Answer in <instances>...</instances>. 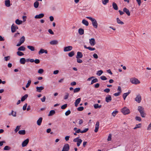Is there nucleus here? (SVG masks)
Wrapping results in <instances>:
<instances>
[{
	"label": "nucleus",
	"mask_w": 151,
	"mask_h": 151,
	"mask_svg": "<svg viewBox=\"0 0 151 151\" xmlns=\"http://www.w3.org/2000/svg\"><path fill=\"white\" fill-rule=\"evenodd\" d=\"M25 39L24 36H22L20 39L19 42L22 44L25 41Z\"/></svg>",
	"instance_id": "obj_34"
},
{
	"label": "nucleus",
	"mask_w": 151,
	"mask_h": 151,
	"mask_svg": "<svg viewBox=\"0 0 151 151\" xmlns=\"http://www.w3.org/2000/svg\"><path fill=\"white\" fill-rule=\"evenodd\" d=\"M74 55V52L73 51H71L68 53V55L70 57H73Z\"/></svg>",
	"instance_id": "obj_43"
},
{
	"label": "nucleus",
	"mask_w": 151,
	"mask_h": 151,
	"mask_svg": "<svg viewBox=\"0 0 151 151\" xmlns=\"http://www.w3.org/2000/svg\"><path fill=\"white\" fill-rule=\"evenodd\" d=\"M82 23L86 26H88L89 25L88 22L85 19H83L82 21Z\"/></svg>",
	"instance_id": "obj_26"
},
{
	"label": "nucleus",
	"mask_w": 151,
	"mask_h": 151,
	"mask_svg": "<svg viewBox=\"0 0 151 151\" xmlns=\"http://www.w3.org/2000/svg\"><path fill=\"white\" fill-rule=\"evenodd\" d=\"M18 29L17 26H15L14 24H13L11 26V31L13 33L15 32L17 29Z\"/></svg>",
	"instance_id": "obj_6"
},
{
	"label": "nucleus",
	"mask_w": 151,
	"mask_h": 151,
	"mask_svg": "<svg viewBox=\"0 0 151 151\" xmlns=\"http://www.w3.org/2000/svg\"><path fill=\"white\" fill-rule=\"evenodd\" d=\"M39 5V2L37 1H36L34 3V7L37 8L38 7Z\"/></svg>",
	"instance_id": "obj_35"
},
{
	"label": "nucleus",
	"mask_w": 151,
	"mask_h": 151,
	"mask_svg": "<svg viewBox=\"0 0 151 151\" xmlns=\"http://www.w3.org/2000/svg\"><path fill=\"white\" fill-rule=\"evenodd\" d=\"M104 91L105 92L108 93L110 92V89L109 88H107L104 89Z\"/></svg>",
	"instance_id": "obj_59"
},
{
	"label": "nucleus",
	"mask_w": 151,
	"mask_h": 151,
	"mask_svg": "<svg viewBox=\"0 0 151 151\" xmlns=\"http://www.w3.org/2000/svg\"><path fill=\"white\" fill-rule=\"evenodd\" d=\"M80 88H76L74 89L73 91L74 93H77L80 91Z\"/></svg>",
	"instance_id": "obj_46"
},
{
	"label": "nucleus",
	"mask_w": 151,
	"mask_h": 151,
	"mask_svg": "<svg viewBox=\"0 0 151 151\" xmlns=\"http://www.w3.org/2000/svg\"><path fill=\"white\" fill-rule=\"evenodd\" d=\"M67 106V104H65L64 105H62L61 106V109H65Z\"/></svg>",
	"instance_id": "obj_50"
},
{
	"label": "nucleus",
	"mask_w": 151,
	"mask_h": 151,
	"mask_svg": "<svg viewBox=\"0 0 151 151\" xmlns=\"http://www.w3.org/2000/svg\"><path fill=\"white\" fill-rule=\"evenodd\" d=\"M148 130H151V123L149 124V125L148 126V127L147 129Z\"/></svg>",
	"instance_id": "obj_63"
},
{
	"label": "nucleus",
	"mask_w": 151,
	"mask_h": 151,
	"mask_svg": "<svg viewBox=\"0 0 151 151\" xmlns=\"http://www.w3.org/2000/svg\"><path fill=\"white\" fill-rule=\"evenodd\" d=\"M103 73V71L102 70H100L98 71L97 72L96 74L97 75H98L99 76H100Z\"/></svg>",
	"instance_id": "obj_47"
},
{
	"label": "nucleus",
	"mask_w": 151,
	"mask_h": 151,
	"mask_svg": "<svg viewBox=\"0 0 151 151\" xmlns=\"http://www.w3.org/2000/svg\"><path fill=\"white\" fill-rule=\"evenodd\" d=\"M29 142V139H27L25 140H24L22 143V147H24L27 146V145L28 144Z\"/></svg>",
	"instance_id": "obj_9"
},
{
	"label": "nucleus",
	"mask_w": 151,
	"mask_h": 151,
	"mask_svg": "<svg viewBox=\"0 0 151 151\" xmlns=\"http://www.w3.org/2000/svg\"><path fill=\"white\" fill-rule=\"evenodd\" d=\"M112 6L114 10H117L118 9V7L116 4L114 2L112 3Z\"/></svg>",
	"instance_id": "obj_21"
},
{
	"label": "nucleus",
	"mask_w": 151,
	"mask_h": 151,
	"mask_svg": "<svg viewBox=\"0 0 151 151\" xmlns=\"http://www.w3.org/2000/svg\"><path fill=\"white\" fill-rule=\"evenodd\" d=\"M100 78L102 80H106L107 79V78L104 76H101Z\"/></svg>",
	"instance_id": "obj_58"
},
{
	"label": "nucleus",
	"mask_w": 151,
	"mask_h": 151,
	"mask_svg": "<svg viewBox=\"0 0 151 151\" xmlns=\"http://www.w3.org/2000/svg\"><path fill=\"white\" fill-rule=\"evenodd\" d=\"M26 60L24 58H22L20 60V63L21 64H24L26 62Z\"/></svg>",
	"instance_id": "obj_22"
},
{
	"label": "nucleus",
	"mask_w": 151,
	"mask_h": 151,
	"mask_svg": "<svg viewBox=\"0 0 151 151\" xmlns=\"http://www.w3.org/2000/svg\"><path fill=\"white\" fill-rule=\"evenodd\" d=\"M69 94L68 93H66L64 97V99L65 100L67 99L68 98Z\"/></svg>",
	"instance_id": "obj_40"
},
{
	"label": "nucleus",
	"mask_w": 151,
	"mask_h": 151,
	"mask_svg": "<svg viewBox=\"0 0 151 151\" xmlns=\"http://www.w3.org/2000/svg\"><path fill=\"white\" fill-rule=\"evenodd\" d=\"M118 111H114L112 113V115L114 116L115 117L116 114L118 113Z\"/></svg>",
	"instance_id": "obj_42"
},
{
	"label": "nucleus",
	"mask_w": 151,
	"mask_h": 151,
	"mask_svg": "<svg viewBox=\"0 0 151 151\" xmlns=\"http://www.w3.org/2000/svg\"><path fill=\"white\" fill-rule=\"evenodd\" d=\"M141 124H136V126L134 127V129H135L138 128H141Z\"/></svg>",
	"instance_id": "obj_39"
},
{
	"label": "nucleus",
	"mask_w": 151,
	"mask_h": 151,
	"mask_svg": "<svg viewBox=\"0 0 151 151\" xmlns=\"http://www.w3.org/2000/svg\"><path fill=\"white\" fill-rule=\"evenodd\" d=\"M123 11L125 12L128 16H129L130 15V13L129 10L126 8L125 7L124 8Z\"/></svg>",
	"instance_id": "obj_13"
},
{
	"label": "nucleus",
	"mask_w": 151,
	"mask_h": 151,
	"mask_svg": "<svg viewBox=\"0 0 151 151\" xmlns=\"http://www.w3.org/2000/svg\"><path fill=\"white\" fill-rule=\"evenodd\" d=\"M25 50V48L23 46H21L19 47L18 49V50L19 51H24Z\"/></svg>",
	"instance_id": "obj_25"
},
{
	"label": "nucleus",
	"mask_w": 151,
	"mask_h": 151,
	"mask_svg": "<svg viewBox=\"0 0 151 151\" xmlns=\"http://www.w3.org/2000/svg\"><path fill=\"white\" fill-rule=\"evenodd\" d=\"M31 81L30 80H29L28 81L27 83V84L26 85V86H25V87L26 88H28L29 86L30 85V84L31 83Z\"/></svg>",
	"instance_id": "obj_41"
},
{
	"label": "nucleus",
	"mask_w": 151,
	"mask_h": 151,
	"mask_svg": "<svg viewBox=\"0 0 151 151\" xmlns=\"http://www.w3.org/2000/svg\"><path fill=\"white\" fill-rule=\"evenodd\" d=\"M55 110H51L50 111L49 114H48V115L49 116H52V115H53L54 114H55Z\"/></svg>",
	"instance_id": "obj_30"
},
{
	"label": "nucleus",
	"mask_w": 151,
	"mask_h": 151,
	"mask_svg": "<svg viewBox=\"0 0 151 151\" xmlns=\"http://www.w3.org/2000/svg\"><path fill=\"white\" fill-rule=\"evenodd\" d=\"M73 47L71 46H68L65 47L64 48V51L67 52L70 51L72 50Z\"/></svg>",
	"instance_id": "obj_8"
},
{
	"label": "nucleus",
	"mask_w": 151,
	"mask_h": 151,
	"mask_svg": "<svg viewBox=\"0 0 151 151\" xmlns=\"http://www.w3.org/2000/svg\"><path fill=\"white\" fill-rule=\"evenodd\" d=\"M17 54L19 56H21L24 55V54L22 52L19 51L17 52Z\"/></svg>",
	"instance_id": "obj_45"
},
{
	"label": "nucleus",
	"mask_w": 151,
	"mask_h": 151,
	"mask_svg": "<svg viewBox=\"0 0 151 151\" xmlns=\"http://www.w3.org/2000/svg\"><path fill=\"white\" fill-rule=\"evenodd\" d=\"M116 21L117 23L119 24H124V22L121 21L118 18H116Z\"/></svg>",
	"instance_id": "obj_36"
},
{
	"label": "nucleus",
	"mask_w": 151,
	"mask_h": 151,
	"mask_svg": "<svg viewBox=\"0 0 151 151\" xmlns=\"http://www.w3.org/2000/svg\"><path fill=\"white\" fill-rule=\"evenodd\" d=\"M91 21L93 27L95 28H97L98 27V23L96 20L95 19L93 18Z\"/></svg>",
	"instance_id": "obj_5"
},
{
	"label": "nucleus",
	"mask_w": 151,
	"mask_h": 151,
	"mask_svg": "<svg viewBox=\"0 0 151 151\" xmlns=\"http://www.w3.org/2000/svg\"><path fill=\"white\" fill-rule=\"evenodd\" d=\"M48 32L51 35H53L54 34L52 30L51 29H49L48 30Z\"/></svg>",
	"instance_id": "obj_61"
},
{
	"label": "nucleus",
	"mask_w": 151,
	"mask_h": 151,
	"mask_svg": "<svg viewBox=\"0 0 151 151\" xmlns=\"http://www.w3.org/2000/svg\"><path fill=\"white\" fill-rule=\"evenodd\" d=\"M42 120V117H40L37 122V124L39 126L41 125Z\"/></svg>",
	"instance_id": "obj_19"
},
{
	"label": "nucleus",
	"mask_w": 151,
	"mask_h": 151,
	"mask_svg": "<svg viewBox=\"0 0 151 151\" xmlns=\"http://www.w3.org/2000/svg\"><path fill=\"white\" fill-rule=\"evenodd\" d=\"M138 110L140 113L141 116L142 117H145L146 114L145 113L144 108L140 106L138 107Z\"/></svg>",
	"instance_id": "obj_1"
},
{
	"label": "nucleus",
	"mask_w": 151,
	"mask_h": 151,
	"mask_svg": "<svg viewBox=\"0 0 151 151\" xmlns=\"http://www.w3.org/2000/svg\"><path fill=\"white\" fill-rule=\"evenodd\" d=\"M44 72V70L42 69H39L38 71V73L40 74H42Z\"/></svg>",
	"instance_id": "obj_49"
},
{
	"label": "nucleus",
	"mask_w": 151,
	"mask_h": 151,
	"mask_svg": "<svg viewBox=\"0 0 151 151\" xmlns=\"http://www.w3.org/2000/svg\"><path fill=\"white\" fill-rule=\"evenodd\" d=\"M16 112H14L13 111H12V112L9 114V116L12 115L14 117H16Z\"/></svg>",
	"instance_id": "obj_32"
},
{
	"label": "nucleus",
	"mask_w": 151,
	"mask_h": 151,
	"mask_svg": "<svg viewBox=\"0 0 151 151\" xmlns=\"http://www.w3.org/2000/svg\"><path fill=\"white\" fill-rule=\"evenodd\" d=\"M98 80L97 78H95L93 80L91 81V84H93L94 83H95L96 82H98Z\"/></svg>",
	"instance_id": "obj_38"
},
{
	"label": "nucleus",
	"mask_w": 151,
	"mask_h": 151,
	"mask_svg": "<svg viewBox=\"0 0 151 151\" xmlns=\"http://www.w3.org/2000/svg\"><path fill=\"white\" fill-rule=\"evenodd\" d=\"M89 43L91 46H94L96 44L95 40L93 38H92L89 40Z\"/></svg>",
	"instance_id": "obj_10"
},
{
	"label": "nucleus",
	"mask_w": 151,
	"mask_h": 151,
	"mask_svg": "<svg viewBox=\"0 0 151 151\" xmlns=\"http://www.w3.org/2000/svg\"><path fill=\"white\" fill-rule=\"evenodd\" d=\"M44 53H45V54L47 53V51L46 50H44L42 49H41L38 52V53L39 55L41 54H42Z\"/></svg>",
	"instance_id": "obj_16"
},
{
	"label": "nucleus",
	"mask_w": 151,
	"mask_h": 151,
	"mask_svg": "<svg viewBox=\"0 0 151 151\" xmlns=\"http://www.w3.org/2000/svg\"><path fill=\"white\" fill-rule=\"evenodd\" d=\"M83 57V54L82 53L80 52H78L77 53V55L76 56L77 58H81Z\"/></svg>",
	"instance_id": "obj_15"
},
{
	"label": "nucleus",
	"mask_w": 151,
	"mask_h": 151,
	"mask_svg": "<svg viewBox=\"0 0 151 151\" xmlns=\"http://www.w3.org/2000/svg\"><path fill=\"white\" fill-rule=\"evenodd\" d=\"M22 22V21L21 20H19V19H17L15 21L16 23L18 25H19L21 24Z\"/></svg>",
	"instance_id": "obj_33"
},
{
	"label": "nucleus",
	"mask_w": 151,
	"mask_h": 151,
	"mask_svg": "<svg viewBox=\"0 0 151 151\" xmlns=\"http://www.w3.org/2000/svg\"><path fill=\"white\" fill-rule=\"evenodd\" d=\"M70 149L69 146L68 144H65L63 147L62 151H68Z\"/></svg>",
	"instance_id": "obj_4"
},
{
	"label": "nucleus",
	"mask_w": 151,
	"mask_h": 151,
	"mask_svg": "<svg viewBox=\"0 0 151 151\" xmlns=\"http://www.w3.org/2000/svg\"><path fill=\"white\" fill-rule=\"evenodd\" d=\"M77 110L78 111H82L84 109L83 107L82 106L80 107L77 108Z\"/></svg>",
	"instance_id": "obj_55"
},
{
	"label": "nucleus",
	"mask_w": 151,
	"mask_h": 151,
	"mask_svg": "<svg viewBox=\"0 0 151 151\" xmlns=\"http://www.w3.org/2000/svg\"><path fill=\"white\" fill-rule=\"evenodd\" d=\"M44 89V87L43 86L37 87H36L37 91L39 92H40L41 91Z\"/></svg>",
	"instance_id": "obj_20"
},
{
	"label": "nucleus",
	"mask_w": 151,
	"mask_h": 151,
	"mask_svg": "<svg viewBox=\"0 0 151 151\" xmlns=\"http://www.w3.org/2000/svg\"><path fill=\"white\" fill-rule=\"evenodd\" d=\"M18 133L20 134L24 135L26 133V132L24 130H20L19 131Z\"/></svg>",
	"instance_id": "obj_29"
},
{
	"label": "nucleus",
	"mask_w": 151,
	"mask_h": 151,
	"mask_svg": "<svg viewBox=\"0 0 151 151\" xmlns=\"http://www.w3.org/2000/svg\"><path fill=\"white\" fill-rule=\"evenodd\" d=\"M88 130V128H86L85 129L81 131V132H80L81 133H85L87 132Z\"/></svg>",
	"instance_id": "obj_57"
},
{
	"label": "nucleus",
	"mask_w": 151,
	"mask_h": 151,
	"mask_svg": "<svg viewBox=\"0 0 151 151\" xmlns=\"http://www.w3.org/2000/svg\"><path fill=\"white\" fill-rule=\"evenodd\" d=\"M78 32L80 35H82L84 34V30L82 28H80L78 29Z\"/></svg>",
	"instance_id": "obj_23"
},
{
	"label": "nucleus",
	"mask_w": 151,
	"mask_h": 151,
	"mask_svg": "<svg viewBox=\"0 0 151 151\" xmlns=\"http://www.w3.org/2000/svg\"><path fill=\"white\" fill-rule=\"evenodd\" d=\"M5 5L7 7L10 6V1L9 0H6L5 1Z\"/></svg>",
	"instance_id": "obj_24"
},
{
	"label": "nucleus",
	"mask_w": 151,
	"mask_h": 151,
	"mask_svg": "<svg viewBox=\"0 0 151 151\" xmlns=\"http://www.w3.org/2000/svg\"><path fill=\"white\" fill-rule=\"evenodd\" d=\"M130 81L133 84L137 85L140 83V81L135 78H132L130 79Z\"/></svg>",
	"instance_id": "obj_2"
},
{
	"label": "nucleus",
	"mask_w": 151,
	"mask_h": 151,
	"mask_svg": "<svg viewBox=\"0 0 151 151\" xmlns=\"http://www.w3.org/2000/svg\"><path fill=\"white\" fill-rule=\"evenodd\" d=\"M109 0H104L102 1V3L104 5H106L108 3Z\"/></svg>",
	"instance_id": "obj_54"
},
{
	"label": "nucleus",
	"mask_w": 151,
	"mask_h": 151,
	"mask_svg": "<svg viewBox=\"0 0 151 151\" xmlns=\"http://www.w3.org/2000/svg\"><path fill=\"white\" fill-rule=\"evenodd\" d=\"M81 101V98H79L77 99L75 102V105L76 107L78 106V104Z\"/></svg>",
	"instance_id": "obj_17"
},
{
	"label": "nucleus",
	"mask_w": 151,
	"mask_h": 151,
	"mask_svg": "<svg viewBox=\"0 0 151 151\" xmlns=\"http://www.w3.org/2000/svg\"><path fill=\"white\" fill-rule=\"evenodd\" d=\"M27 47L31 51H34L35 50L34 47L33 46L28 45Z\"/></svg>",
	"instance_id": "obj_28"
},
{
	"label": "nucleus",
	"mask_w": 151,
	"mask_h": 151,
	"mask_svg": "<svg viewBox=\"0 0 151 151\" xmlns=\"http://www.w3.org/2000/svg\"><path fill=\"white\" fill-rule=\"evenodd\" d=\"M135 119L137 121H141V119L140 117L139 116H137L135 117Z\"/></svg>",
	"instance_id": "obj_52"
},
{
	"label": "nucleus",
	"mask_w": 151,
	"mask_h": 151,
	"mask_svg": "<svg viewBox=\"0 0 151 151\" xmlns=\"http://www.w3.org/2000/svg\"><path fill=\"white\" fill-rule=\"evenodd\" d=\"M117 91L119 93H121L122 92V89L121 87L120 86H119L118 88Z\"/></svg>",
	"instance_id": "obj_60"
},
{
	"label": "nucleus",
	"mask_w": 151,
	"mask_h": 151,
	"mask_svg": "<svg viewBox=\"0 0 151 151\" xmlns=\"http://www.w3.org/2000/svg\"><path fill=\"white\" fill-rule=\"evenodd\" d=\"M28 96V94H25V95L22 97L21 99V101H24L27 98Z\"/></svg>",
	"instance_id": "obj_27"
},
{
	"label": "nucleus",
	"mask_w": 151,
	"mask_h": 151,
	"mask_svg": "<svg viewBox=\"0 0 151 151\" xmlns=\"http://www.w3.org/2000/svg\"><path fill=\"white\" fill-rule=\"evenodd\" d=\"M121 111L125 115L127 114L130 113V111L129 109L126 107H125L122 109Z\"/></svg>",
	"instance_id": "obj_3"
},
{
	"label": "nucleus",
	"mask_w": 151,
	"mask_h": 151,
	"mask_svg": "<svg viewBox=\"0 0 151 151\" xmlns=\"http://www.w3.org/2000/svg\"><path fill=\"white\" fill-rule=\"evenodd\" d=\"M93 56L94 58L97 59L98 58V56L96 53H94L93 55Z\"/></svg>",
	"instance_id": "obj_64"
},
{
	"label": "nucleus",
	"mask_w": 151,
	"mask_h": 151,
	"mask_svg": "<svg viewBox=\"0 0 151 151\" xmlns=\"http://www.w3.org/2000/svg\"><path fill=\"white\" fill-rule=\"evenodd\" d=\"M27 106V104L26 103L24 104L23 107V110H25L26 109Z\"/></svg>",
	"instance_id": "obj_62"
},
{
	"label": "nucleus",
	"mask_w": 151,
	"mask_h": 151,
	"mask_svg": "<svg viewBox=\"0 0 151 151\" xmlns=\"http://www.w3.org/2000/svg\"><path fill=\"white\" fill-rule=\"evenodd\" d=\"M112 100V98L110 95H108L105 98V100L107 103L110 102Z\"/></svg>",
	"instance_id": "obj_11"
},
{
	"label": "nucleus",
	"mask_w": 151,
	"mask_h": 151,
	"mask_svg": "<svg viewBox=\"0 0 151 151\" xmlns=\"http://www.w3.org/2000/svg\"><path fill=\"white\" fill-rule=\"evenodd\" d=\"M82 140L81 139H78V141L77 142V146L79 147L80 146V144L82 142Z\"/></svg>",
	"instance_id": "obj_37"
},
{
	"label": "nucleus",
	"mask_w": 151,
	"mask_h": 151,
	"mask_svg": "<svg viewBox=\"0 0 151 151\" xmlns=\"http://www.w3.org/2000/svg\"><path fill=\"white\" fill-rule=\"evenodd\" d=\"M111 134H109V135L107 138V140L108 141H110L111 140Z\"/></svg>",
	"instance_id": "obj_56"
},
{
	"label": "nucleus",
	"mask_w": 151,
	"mask_h": 151,
	"mask_svg": "<svg viewBox=\"0 0 151 151\" xmlns=\"http://www.w3.org/2000/svg\"><path fill=\"white\" fill-rule=\"evenodd\" d=\"M71 113V111L70 110H68L67 111H66L65 113V115L66 116H68Z\"/></svg>",
	"instance_id": "obj_48"
},
{
	"label": "nucleus",
	"mask_w": 151,
	"mask_h": 151,
	"mask_svg": "<svg viewBox=\"0 0 151 151\" xmlns=\"http://www.w3.org/2000/svg\"><path fill=\"white\" fill-rule=\"evenodd\" d=\"M50 43L51 45H56L58 44V42L57 40H54L51 41Z\"/></svg>",
	"instance_id": "obj_18"
},
{
	"label": "nucleus",
	"mask_w": 151,
	"mask_h": 151,
	"mask_svg": "<svg viewBox=\"0 0 151 151\" xmlns=\"http://www.w3.org/2000/svg\"><path fill=\"white\" fill-rule=\"evenodd\" d=\"M20 126H18L16 127V128L14 130V131L16 132H17L20 129Z\"/></svg>",
	"instance_id": "obj_53"
},
{
	"label": "nucleus",
	"mask_w": 151,
	"mask_h": 151,
	"mask_svg": "<svg viewBox=\"0 0 151 151\" xmlns=\"http://www.w3.org/2000/svg\"><path fill=\"white\" fill-rule=\"evenodd\" d=\"M10 56H9L5 57L4 58L5 59V60L6 61H7L9 60L10 59Z\"/></svg>",
	"instance_id": "obj_51"
},
{
	"label": "nucleus",
	"mask_w": 151,
	"mask_h": 151,
	"mask_svg": "<svg viewBox=\"0 0 151 151\" xmlns=\"http://www.w3.org/2000/svg\"><path fill=\"white\" fill-rule=\"evenodd\" d=\"M44 14L43 13L40 14L38 15H37L35 17V19H41L44 16Z\"/></svg>",
	"instance_id": "obj_14"
},
{
	"label": "nucleus",
	"mask_w": 151,
	"mask_h": 151,
	"mask_svg": "<svg viewBox=\"0 0 151 151\" xmlns=\"http://www.w3.org/2000/svg\"><path fill=\"white\" fill-rule=\"evenodd\" d=\"M141 97L140 94L137 95L135 99V100L138 103H140L141 101Z\"/></svg>",
	"instance_id": "obj_7"
},
{
	"label": "nucleus",
	"mask_w": 151,
	"mask_h": 151,
	"mask_svg": "<svg viewBox=\"0 0 151 151\" xmlns=\"http://www.w3.org/2000/svg\"><path fill=\"white\" fill-rule=\"evenodd\" d=\"M130 92H128L127 93H124L123 95V98L124 100H125L127 96L129 94Z\"/></svg>",
	"instance_id": "obj_31"
},
{
	"label": "nucleus",
	"mask_w": 151,
	"mask_h": 151,
	"mask_svg": "<svg viewBox=\"0 0 151 151\" xmlns=\"http://www.w3.org/2000/svg\"><path fill=\"white\" fill-rule=\"evenodd\" d=\"M99 121H97L95 124V129L94 130V132H97L99 128Z\"/></svg>",
	"instance_id": "obj_12"
},
{
	"label": "nucleus",
	"mask_w": 151,
	"mask_h": 151,
	"mask_svg": "<svg viewBox=\"0 0 151 151\" xmlns=\"http://www.w3.org/2000/svg\"><path fill=\"white\" fill-rule=\"evenodd\" d=\"M10 149L11 147L8 146H5L4 148V150H9Z\"/></svg>",
	"instance_id": "obj_44"
}]
</instances>
